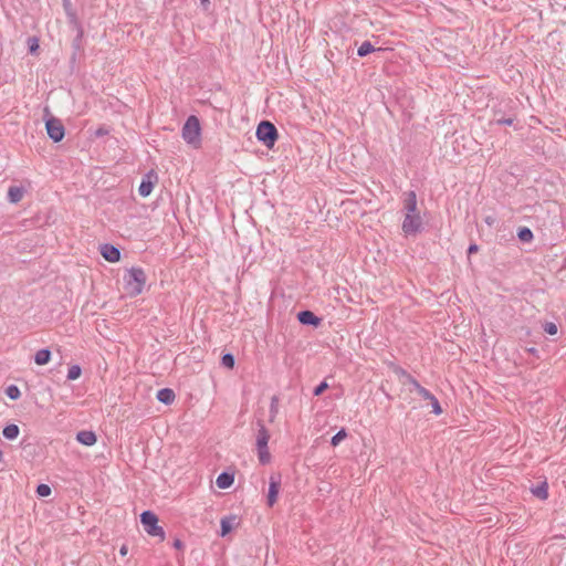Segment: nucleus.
<instances>
[{
  "label": "nucleus",
  "instance_id": "obj_1",
  "mask_svg": "<svg viewBox=\"0 0 566 566\" xmlns=\"http://www.w3.org/2000/svg\"><path fill=\"white\" fill-rule=\"evenodd\" d=\"M405 218L401 229L406 235H415L422 228V218L417 207V196L415 191H408L403 197Z\"/></svg>",
  "mask_w": 566,
  "mask_h": 566
},
{
  "label": "nucleus",
  "instance_id": "obj_2",
  "mask_svg": "<svg viewBox=\"0 0 566 566\" xmlns=\"http://www.w3.org/2000/svg\"><path fill=\"white\" fill-rule=\"evenodd\" d=\"M147 275L142 268H132L123 276L124 291L128 297H136L144 292Z\"/></svg>",
  "mask_w": 566,
  "mask_h": 566
},
{
  "label": "nucleus",
  "instance_id": "obj_3",
  "mask_svg": "<svg viewBox=\"0 0 566 566\" xmlns=\"http://www.w3.org/2000/svg\"><path fill=\"white\" fill-rule=\"evenodd\" d=\"M182 139L193 149L201 148V125L197 116L191 115L185 122L181 129Z\"/></svg>",
  "mask_w": 566,
  "mask_h": 566
},
{
  "label": "nucleus",
  "instance_id": "obj_4",
  "mask_svg": "<svg viewBox=\"0 0 566 566\" xmlns=\"http://www.w3.org/2000/svg\"><path fill=\"white\" fill-rule=\"evenodd\" d=\"M256 138L269 149H272L279 138L276 127L268 120L261 122L255 132Z\"/></svg>",
  "mask_w": 566,
  "mask_h": 566
},
{
  "label": "nucleus",
  "instance_id": "obj_5",
  "mask_svg": "<svg viewBox=\"0 0 566 566\" xmlns=\"http://www.w3.org/2000/svg\"><path fill=\"white\" fill-rule=\"evenodd\" d=\"M140 522L149 536L159 537L165 539V531L158 525V517L151 511H145L140 515Z\"/></svg>",
  "mask_w": 566,
  "mask_h": 566
},
{
  "label": "nucleus",
  "instance_id": "obj_6",
  "mask_svg": "<svg viewBox=\"0 0 566 566\" xmlns=\"http://www.w3.org/2000/svg\"><path fill=\"white\" fill-rule=\"evenodd\" d=\"M45 128L49 137L57 143L64 138L65 130L62 122L59 118L52 117L45 122Z\"/></svg>",
  "mask_w": 566,
  "mask_h": 566
},
{
  "label": "nucleus",
  "instance_id": "obj_7",
  "mask_svg": "<svg viewBox=\"0 0 566 566\" xmlns=\"http://www.w3.org/2000/svg\"><path fill=\"white\" fill-rule=\"evenodd\" d=\"M281 489V475L280 474H272L269 479V492H268V505L272 507L276 502L279 497Z\"/></svg>",
  "mask_w": 566,
  "mask_h": 566
},
{
  "label": "nucleus",
  "instance_id": "obj_8",
  "mask_svg": "<svg viewBox=\"0 0 566 566\" xmlns=\"http://www.w3.org/2000/svg\"><path fill=\"white\" fill-rule=\"evenodd\" d=\"M396 373L403 379H406V381H408L409 384H411L416 391L426 400H430L433 395L428 390L426 389L424 387H422L411 375H409L407 371H405L403 369L401 368H396Z\"/></svg>",
  "mask_w": 566,
  "mask_h": 566
},
{
  "label": "nucleus",
  "instance_id": "obj_9",
  "mask_svg": "<svg viewBox=\"0 0 566 566\" xmlns=\"http://www.w3.org/2000/svg\"><path fill=\"white\" fill-rule=\"evenodd\" d=\"M157 181V175L153 171L148 172L142 180L138 192L142 197H148Z\"/></svg>",
  "mask_w": 566,
  "mask_h": 566
},
{
  "label": "nucleus",
  "instance_id": "obj_10",
  "mask_svg": "<svg viewBox=\"0 0 566 566\" xmlns=\"http://www.w3.org/2000/svg\"><path fill=\"white\" fill-rule=\"evenodd\" d=\"M99 252H101L102 256L111 263H116L120 260L119 250L112 244H107V243L102 244L99 247Z\"/></svg>",
  "mask_w": 566,
  "mask_h": 566
},
{
  "label": "nucleus",
  "instance_id": "obj_11",
  "mask_svg": "<svg viewBox=\"0 0 566 566\" xmlns=\"http://www.w3.org/2000/svg\"><path fill=\"white\" fill-rule=\"evenodd\" d=\"M300 323L304 325L318 326L321 319L311 311H302L297 314Z\"/></svg>",
  "mask_w": 566,
  "mask_h": 566
},
{
  "label": "nucleus",
  "instance_id": "obj_12",
  "mask_svg": "<svg viewBox=\"0 0 566 566\" xmlns=\"http://www.w3.org/2000/svg\"><path fill=\"white\" fill-rule=\"evenodd\" d=\"M238 517L235 515L227 516L221 520V536L229 534L238 526Z\"/></svg>",
  "mask_w": 566,
  "mask_h": 566
},
{
  "label": "nucleus",
  "instance_id": "obj_13",
  "mask_svg": "<svg viewBox=\"0 0 566 566\" xmlns=\"http://www.w3.org/2000/svg\"><path fill=\"white\" fill-rule=\"evenodd\" d=\"M24 193H25V189L23 187L11 186L8 189V200L11 203H18L23 199Z\"/></svg>",
  "mask_w": 566,
  "mask_h": 566
},
{
  "label": "nucleus",
  "instance_id": "obj_14",
  "mask_svg": "<svg viewBox=\"0 0 566 566\" xmlns=\"http://www.w3.org/2000/svg\"><path fill=\"white\" fill-rule=\"evenodd\" d=\"M76 440L87 447L96 443V434L93 431L83 430L76 434Z\"/></svg>",
  "mask_w": 566,
  "mask_h": 566
},
{
  "label": "nucleus",
  "instance_id": "obj_15",
  "mask_svg": "<svg viewBox=\"0 0 566 566\" xmlns=\"http://www.w3.org/2000/svg\"><path fill=\"white\" fill-rule=\"evenodd\" d=\"M157 399L165 405H170L175 401L176 395L172 389L164 388L158 390Z\"/></svg>",
  "mask_w": 566,
  "mask_h": 566
},
{
  "label": "nucleus",
  "instance_id": "obj_16",
  "mask_svg": "<svg viewBox=\"0 0 566 566\" xmlns=\"http://www.w3.org/2000/svg\"><path fill=\"white\" fill-rule=\"evenodd\" d=\"M234 482V476L233 474H229V473H221L220 475H218L217 480H216V484L219 489H228L230 488Z\"/></svg>",
  "mask_w": 566,
  "mask_h": 566
},
{
  "label": "nucleus",
  "instance_id": "obj_17",
  "mask_svg": "<svg viewBox=\"0 0 566 566\" xmlns=\"http://www.w3.org/2000/svg\"><path fill=\"white\" fill-rule=\"evenodd\" d=\"M51 359V352L49 349H40L35 353L34 361L36 365H46Z\"/></svg>",
  "mask_w": 566,
  "mask_h": 566
},
{
  "label": "nucleus",
  "instance_id": "obj_18",
  "mask_svg": "<svg viewBox=\"0 0 566 566\" xmlns=\"http://www.w3.org/2000/svg\"><path fill=\"white\" fill-rule=\"evenodd\" d=\"M269 440H270V433L264 427H262L258 432L256 448L268 447Z\"/></svg>",
  "mask_w": 566,
  "mask_h": 566
},
{
  "label": "nucleus",
  "instance_id": "obj_19",
  "mask_svg": "<svg viewBox=\"0 0 566 566\" xmlns=\"http://www.w3.org/2000/svg\"><path fill=\"white\" fill-rule=\"evenodd\" d=\"M19 432H20V430L17 424H9V426L4 427V429L2 431L4 438L10 439V440L15 439L19 436Z\"/></svg>",
  "mask_w": 566,
  "mask_h": 566
},
{
  "label": "nucleus",
  "instance_id": "obj_20",
  "mask_svg": "<svg viewBox=\"0 0 566 566\" xmlns=\"http://www.w3.org/2000/svg\"><path fill=\"white\" fill-rule=\"evenodd\" d=\"M378 49H376L370 42L365 41L358 48L357 54L363 57V56H366L367 54L375 52Z\"/></svg>",
  "mask_w": 566,
  "mask_h": 566
},
{
  "label": "nucleus",
  "instance_id": "obj_21",
  "mask_svg": "<svg viewBox=\"0 0 566 566\" xmlns=\"http://www.w3.org/2000/svg\"><path fill=\"white\" fill-rule=\"evenodd\" d=\"M532 493L541 500H546L548 497L547 484L543 483L542 485L532 489Z\"/></svg>",
  "mask_w": 566,
  "mask_h": 566
},
{
  "label": "nucleus",
  "instance_id": "obj_22",
  "mask_svg": "<svg viewBox=\"0 0 566 566\" xmlns=\"http://www.w3.org/2000/svg\"><path fill=\"white\" fill-rule=\"evenodd\" d=\"M258 449V458H259V461L262 463V464H268L271 462V453L269 451V448L268 447H264V448H256Z\"/></svg>",
  "mask_w": 566,
  "mask_h": 566
},
{
  "label": "nucleus",
  "instance_id": "obj_23",
  "mask_svg": "<svg viewBox=\"0 0 566 566\" xmlns=\"http://www.w3.org/2000/svg\"><path fill=\"white\" fill-rule=\"evenodd\" d=\"M518 239L524 242H530L533 239V233L528 228H522L518 230Z\"/></svg>",
  "mask_w": 566,
  "mask_h": 566
},
{
  "label": "nucleus",
  "instance_id": "obj_24",
  "mask_svg": "<svg viewBox=\"0 0 566 566\" xmlns=\"http://www.w3.org/2000/svg\"><path fill=\"white\" fill-rule=\"evenodd\" d=\"M347 438L345 429L339 430L331 440L333 447H337L343 440Z\"/></svg>",
  "mask_w": 566,
  "mask_h": 566
},
{
  "label": "nucleus",
  "instance_id": "obj_25",
  "mask_svg": "<svg viewBox=\"0 0 566 566\" xmlns=\"http://www.w3.org/2000/svg\"><path fill=\"white\" fill-rule=\"evenodd\" d=\"M82 370L77 365H73L69 368L67 378L70 380H75L81 377Z\"/></svg>",
  "mask_w": 566,
  "mask_h": 566
},
{
  "label": "nucleus",
  "instance_id": "obj_26",
  "mask_svg": "<svg viewBox=\"0 0 566 566\" xmlns=\"http://www.w3.org/2000/svg\"><path fill=\"white\" fill-rule=\"evenodd\" d=\"M222 365L229 369L234 367V357L231 354H224L221 358Z\"/></svg>",
  "mask_w": 566,
  "mask_h": 566
},
{
  "label": "nucleus",
  "instance_id": "obj_27",
  "mask_svg": "<svg viewBox=\"0 0 566 566\" xmlns=\"http://www.w3.org/2000/svg\"><path fill=\"white\" fill-rule=\"evenodd\" d=\"M36 493L41 497H46L51 494V488L48 484H40L36 488Z\"/></svg>",
  "mask_w": 566,
  "mask_h": 566
},
{
  "label": "nucleus",
  "instance_id": "obj_28",
  "mask_svg": "<svg viewBox=\"0 0 566 566\" xmlns=\"http://www.w3.org/2000/svg\"><path fill=\"white\" fill-rule=\"evenodd\" d=\"M430 403L432 406V411L434 415L439 416L442 413V408L438 401V399L433 396L430 400Z\"/></svg>",
  "mask_w": 566,
  "mask_h": 566
},
{
  "label": "nucleus",
  "instance_id": "obj_29",
  "mask_svg": "<svg viewBox=\"0 0 566 566\" xmlns=\"http://www.w3.org/2000/svg\"><path fill=\"white\" fill-rule=\"evenodd\" d=\"M7 395L11 399H18L20 397V390L17 386H10L7 389Z\"/></svg>",
  "mask_w": 566,
  "mask_h": 566
},
{
  "label": "nucleus",
  "instance_id": "obj_30",
  "mask_svg": "<svg viewBox=\"0 0 566 566\" xmlns=\"http://www.w3.org/2000/svg\"><path fill=\"white\" fill-rule=\"evenodd\" d=\"M544 331L549 335L557 334V325L555 323L548 322L544 325Z\"/></svg>",
  "mask_w": 566,
  "mask_h": 566
},
{
  "label": "nucleus",
  "instance_id": "obj_31",
  "mask_svg": "<svg viewBox=\"0 0 566 566\" xmlns=\"http://www.w3.org/2000/svg\"><path fill=\"white\" fill-rule=\"evenodd\" d=\"M328 388V385L326 381L321 382L314 390L315 396L322 395L326 389Z\"/></svg>",
  "mask_w": 566,
  "mask_h": 566
},
{
  "label": "nucleus",
  "instance_id": "obj_32",
  "mask_svg": "<svg viewBox=\"0 0 566 566\" xmlns=\"http://www.w3.org/2000/svg\"><path fill=\"white\" fill-rule=\"evenodd\" d=\"M39 49V41L36 38L30 39V51L35 52Z\"/></svg>",
  "mask_w": 566,
  "mask_h": 566
},
{
  "label": "nucleus",
  "instance_id": "obj_33",
  "mask_svg": "<svg viewBox=\"0 0 566 566\" xmlns=\"http://www.w3.org/2000/svg\"><path fill=\"white\" fill-rule=\"evenodd\" d=\"M479 250V247L476 244H471L468 249V253L469 254H473V253H476Z\"/></svg>",
  "mask_w": 566,
  "mask_h": 566
},
{
  "label": "nucleus",
  "instance_id": "obj_34",
  "mask_svg": "<svg viewBox=\"0 0 566 566\" xmlns=\"http://www.w3.org/2000/svg\"><path fill=\"white\" fill-rule=\"evenodd\" d=\"M108 133L107 129L101 127L96 130V136H103V135H106Z\"/></svg>",
  "mask_w": 566,
  "mask_h": 566
},
{
  "label": "nucleus",
  "instance_id": "obj_35",
  "mask_svg": "<svg viewBox=\"0 0 566 566\" xmlns=\"http://www.w3.org/2000/svg\"><path fill=\"white\" fill-rule=\"evenodd\" d=\"M485 222L491 227V226H493V224H494V222H495V218H494V217H492V216L486 217V218H485Z\"/></svg>",
  "mask_w": 566,
  "mask_h": 566
},
{
  "label": "nucleus",
  "instance_id": "obj_36",
  "mask_svg": "<svg viewBox=\"0 0 566 566\" xmlns=\"http://www.w3.org/2000/svg\"><path fill=\"white\" fill-rule=\"evenodd\" d=\"M119 553H120V555H122V556L127 555V553H128V547H127L126 545H123V546L120 547V549H119Z\"/></svg>",
  "mask_w": 566,
  "mask_h": 566
},
{
  "label": "nucleus",
  "instance_id": "obj_37",
  "mask_svg": "<svg viewBox=\"0 0 566 566\" xmlns=\"http://www.w3.org/2000/svg\"><path fill=\"white\" fill-rule=\"evenodd\" d=\"M203 8H208L210 4V0H200Z\"/></svg>",
  "mask_w": 566,
  "mask_h": 566
},
{
  "label": "nucleus",
  "instance_id": "obj_38",
  "mask_svg": "<svg viewBox=\"0 0 566 566\" xmlns=\"http://www.w3.org/2000/svg\"><path fill=\"white\" fill-rule=\"evenodd\" d=\"M174 545H175L176 548H181L182 547V543L179 539L175 541Z\"/></svg>",
  "mask_w": 566,
  "mask_h": 566
},
{
  "label": "nucleus",
  "instance_id": "obj_39",
  "mask_svg": "<svg viewBox=\"0 0 566 566\" xmlns=\"http://www.w3.org/2000/svg\"><path fill=\"white\" fill-rule=\"evenodd\" d=\"M2 460V452L0 451V461Z\"/></svg>",
  "mask_w": 566,
  "mask_h": 566
}]
</instances>
